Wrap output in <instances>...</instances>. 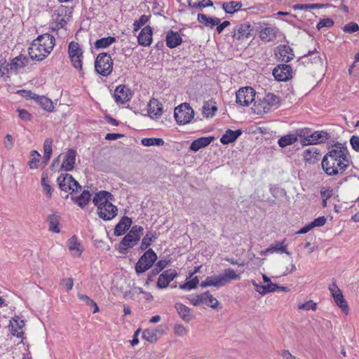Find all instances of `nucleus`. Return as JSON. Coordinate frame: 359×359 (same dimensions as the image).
Listing matches in <instances>:
<instances>
[{
	"instance_id": "nucleus-45",
	"label": "nucleus",
	"mask_w": 359,
	"mask_h": 359,
	"mask_svg": "<svg viewBox=\"0 0 359 359\" xmlns=\"http://www.w3.org/2000/svg\"><path fill=\"white\" fill-rule=\"evenodd\" d=\"M222 275V277L224 279V285L231 280H240L241 276L240 274L236 273V272L232 269H226L224 271V273Z\"/></svg>"
},
{
	"instance_id": "nucleus-43",
	"label": "nucleus",
	"mask_w": 359,
	"mask_h": 359,
	"mask_svg": "<svg viewBox=\"0 0 359 359\" xmlns=\"http://www.w3.org/2000/svg\"><path fill=\"white\" fill-rule=\"evenodd\" d=\"M218 303V301L209 292L203 293L202 304H205L211 308L215 309Z\"/></svg>"
},
{
	"instance_id": "nucleus-39",
	"label": "nucleus",
	"mask_w": 359,
	"mask_h": 359,
	"mask_svg": "<svg viewBox=\"0 0 359 359\" xmlns=\"http://www.w3.org/2000/svg\"><path fill=\"white\" fill-rule=\"evenodd\" d=\"M35 101L45 110L51 111L53 109V102L45 96L38 95Z\"/></svg>"
},
{
	"instance_id": "nucleus-32",
	"label": "nucleus",
	"mask_w": 359,
	"mask_h": 359,
	"mask_svg": "<svg viewBox=\"0 0 359 359\" xmlns=\"http://www.w3.org/2000/svg\"><path fill=\"white\" fill-rule=\"evenodd\" d=\"M132 224V220L128 217H123L119 222L116 225L114 229V234L116 236H121L129 229Z\"/></svg>"
},
{
	"instance_id": "nucleus-33",
	"label": "nucleus",
	"mask_w": 359,
	"mask_h": 359,
	"mask_svg": "<svg viewBox=\"0 0 359 359\" xmlns=\"http://www.w3.org/2000/svg\"><path fill=\"white\" fill-rule=\"evenodd\" d=\"M214 140L213 137H203L198 138L192 142L190 149L192 151H197L201 148L205 147L209 145Z\"/></svg>"
},
{
	"instance_id": "nucleus-18",
	"label": "nucleus",
	"mask_w": 359,
	"mask_h": 359,
	"mask_svg": "<svg viewBox=\"0 0 359 359\" xmlns=\"http://www.w3.org/2000/svg\"><path fill=\"white\" fill-rule=\"evenodd\" d=\"M76 151L73 149H69L65 154L60 169L65 171L73 170L76 161Z\"/></svg>"
},
{
	"instance_id": "nucleus-48",
	"label": "nucleus",
	"mask_w": 359,
	"mask_h": 359,
	"mask_svg": "<svg viewBox=\"0 0 359 359\" xmlns=\"http://www.w3.org/2000/svg\"><path fill=\"white\" fill-rule=\"evenodd\" d=\"M78 298L82 302H85L87 305L93 306L94 308L93 313H95L99 311V308L97 304L91 299L86 294H83L81 293H78Z\"/></svg>"
},
{
	"instance_id": "nucleus-1",
	"label": "nucleus",
	"mask_w": 359,
	"mask_h": 359,
	"mask_svg": "<svg viewBox=\"0 0 359 359\" xmlns=\"http://www.w3.org/2000/svg\"><path fill=\"white\" fill-rule=\"evenodd\" d=\"M348 151L345 144L336 143L329 147V151L322 160V168L330 176L342 174L350 165Z\"/></svg>"
},
{
	"instance_id": "nucleus-3",
	"label": "nucleus",
	"mask_w": 359,
	"mask_h": 359,
	"mask_svg": "<svg viewBox=\"0 0 359 359\" xmlns=\"http://www.w3.org/2000/svg\"><path fill=\"white\" fill-rule=\"evenodd\" d=\"M59 187L61 190L69 192L71 194L81 191V194L78 196H72V201L77 204L80 208H85L89 203L91 198V194L88 190H82V186H81L78 181H60Z\"/></svg>"
},
{
	"instance_id": "nucleus-7",
	"label": "nucleus",
	"mask_w": 359,
	"mask_h": 359,
	"mask_svg": "<svg viewBox=\"0 0 359 359\" xmlns=\"http://www.w3.org/2000/svg\"><path fill=\"white\" fill-rule=\"evenodd\" d=\"M174 116L178 124L184 125L194 118V111L189 104L183 103L175 109Z\"/></svg>"
},
{
	"instance_id": "nucleus-28",
	"label": "nucleus",
	"mask_w": 359,
	"mask_h": 359,
	"mask_svg": "<svg viewBox=\"0 0 359 359\" xmlns=\"http://www.w3.org/2000/svg\"><path fill=\"white\" fill-rule=\"evenodd\" d=\"M278 29L275 27H266L261 29L259 36L262 41H273L276 38Z\"/></svg>"
},
{
	"instance_id": "nucleus-2",
	"label": "nucleus",
	"mask_w": 359,
	"mask_h": 359,
	"mask_svg": "<svg viewBox=\"0 0 359 359\" xmlns=\"http://www.w3.org/2000/svg\"><path fill=\"white\" fill-rule=\"evenodd\" d=\"M55 39L50 34H43L37 36L29 48V55L32 60L41 61L53 50Z\"/></svg>"
},
{
	"instance_id": "nucleus-10",
	"label": "nucleus",
	"mask_w": 359,
	"mask_h": 359,
	"mask_svg": "<svg viewBox=\"0 0 359 359\" xmlns=\"http://www.w3.org/2000/svg\"><path fill=\"white\" fill-rule=\"evenodd\" d=\"M256 92L252 87L240 88L236 93V103L247 107L255 99Z\"/></svg>"
},
{
	"instance_id": "nucleus-26",
	"label": "nucleus",
	"mask_w": 359,
	"mask_h": 359,
	"mask_svg": "<svg viewBox=\"0 0 359 359\" xmlns=\"http://www.w3.org/2000/svg\"><path fill=\"white\" fill-rule=\"evenodd\" d=\"M175 307L177 311L178 315L182 320L185 323H189L193 318L194 316L191 312V309L182 303H176Z\"/></svg>"
},
{
	"instance_id": "nucleus-42",
	"label": "nucleus",
	"mask_w": 359,
	"mask_h": 359,
	"mask_svg": "<svg viewBox=\"0 0 359 359\" xmlns=\"http://www.w3.org/2000/svg\"><path fill=\"white\" fill-rule=\"evenodd\" d=\"M158 330L156 329H147L142 333V337L144 339L154 343L156 342L158 339V337L157 335Z\"/></svg>"
},
{
	"instance_id": "nucleus-47",
	"label": "nucleus",
	"mask_w": 359,
	"mask_h": 359,
	"mask_svg": "<svg viewBox=\"0 0 359 359\" xmlns=\"http://www.w3.org/2000/svg\"><path fill=\"white\" fill-rule=\"evenodd\" d=\"M315 144L325 142L330 137V134L324 130L314 131Z\"/></svg>"
},
{
	"instance_id": "nucleus-63",
	"label": "nucleus",
	"mask_w": 359,
	"mask_h": 359,
	"mask_svg": "<svg viewBox=\"0 0 359 359\" xmlns=\"http://www.w3.org/2000/svg\"><path fill=\"white\" fill-rule=\"evenodd\" d=\"M18 115L25 121H29L32 115L25 109H18Z\"/></svg>"
},
{
	"instance_id": "nucleus-46",
	"label": "nucleus",
	"mask_w": 359,
	"mask_h": 359,
	"mask_svg": "<svg viewBox=\"0 0 359 359\" xmlns=\"http://www.w3.org/2000/svg\"><path fill=\"white\" fill-rule=\"evenodd\" d=\"M141 143L144 147L151 146H163L164 144V140L162 138H143L141 140Z\"/></svg>"
},
{
	"instance_id": "nucleus-61",
	"label": "nucleus",
	"mask_w": 359,
	"mask_h": 359,
	"mask_svg": "<svg viewBox=\"0 0 359 359\" xmlns=\"http://www.w3.org/2000/svg\"><path fill=\"white\" fill-rule=\"evenodd\" d=\"M149 16L146 15H141L140 19L134 22V26L137 27L135 29H137L140 27L144 25L149 21Z\"/></svg>"
},
{
	"instance_id": "nucleus-37",
	"label": "nucleus",
	"mask_w": 359,
	"mask_h": 359,
	"mask_svg": "<svg viewBox=\"0 0 359 359\" xmlns=\"http://www.w3.org/2000/svg\"><path fill=\"white\" fill-rule=\"evenodd\" d=\"M60 222V218L57 215L53 214L48 216V229L49 231L58 233L60 231V229L58 226Z\"/></svg>"
},
{
	"instance_id": "nucleus-38",
	"label": "nucleus",
	"mask_w": 359,
	"mask_h": 359,
	"mask_svg": "<svg viewBox=\"0 0 359 359\" xmlns=\"http://www.w3.org/2000/svg\"><path fill=\"white\" fill-rule=\"evenodd\" d=\"M116 41V39L113 36H107L100 39L95 42V48L97 49L99 48H106L111 45L113 43Z\"/></svg>"
},
{
	"instance_id": "nucleus-11",
	"label": "nucleus",
	"mask_w": 359,
	"mask_h": 359,
	"mask_svg": "<svg viewBox=\"0 0 359 359\" xmlns=\"http://www.w3.org/2000/svg\"><path fill=\"white\" fill-rule=\"evenodd\" d=\"M329 290L331 292L337 305L340 307L344 312L347 313L348 311L347 302L344 299L341 290L338 287L335 282L329 286Z\"/></svg>"
},
{
	"instance_id": "nucleus-9",
	"label": "nucleus",
	"mask_w": 359,
	"mask_h": 359,
	"mask_svg": "<svg viewBox=\"0 0 359 359\" xmlns=\"http://www.w3.org/2000/svg\"><path fill=\"white\" fill-rule=\"evenodd\" d=\"M68 54L72 65L78 69H82L83 50L78 43L72 41L68 46Z\"/></svg>"
},
{
	"instance_id": "nucleus-52",
	"label": "nucleus",
	"mask_w": 359,
	"mask_h": 359,
	"mask_svg": "<svg viewBox=\"0 0 359 359\" xmlns=\"http://www.w3.org/2000/svg\"><path fill=\"white\" fill-rule=\"evenodd\" d=\"M297 308L299 310L316 311L317 309V305L313 300H309L305 303H299L297 306Z\"/></svg>"
},
{
	"instance_id": "nucleus-49",
	"label": "nucleus",
	"mask_w": 359,
	"mask_h": 359,
	"mask_svg": "<svg viewBox=\"0 0 359 359\" xmlns=\"http://www.w3.org/2000/svg\"><path fill=\"white\" fill-rule=\"evenodd\" d=\"M217 110V108L215 106H212L209 102H205L203 107V113L204 116L207 118L212 117L215 111Z\"/></svg>"
},
{
	"instance_id": "nucleus-55",
	"label": "nucleus",
	"mask_w": 359,
	"mask_h": 359,
	"mask_svg": "<svg viewBox=\"0 0 359 359\" xmlns=\"http://www.w3.org/2000/svg\"><path fill=\"white\" fill-rule=\"evenodd\" d=\"M188 299L190 303L194 306H198L202 304L203 302V294H191L188 297Z\"/></svg>"
},
{
	"instance_id": "nucleus-17",
	"label": "nucleus",
	"mask_w": 359,
	"mask_h": 359,
	"mask_svg": "<svg viewBox=\"0 0 359 359\" xmlns=\"http://www.w3.org/2000/svg\"><path fill=\"white\" fill-rule=\"evenodd\" d=\"M24 320L20 317L15 316L10 320L9 330L13 335L22 337L24 334Z\"/></svg>"
},
{
	"instance_id": "nucleus-13",
	"label": "nucleus",
	"mask_w": 359,
	"mask_h": 359,
	"mask_svg": "<svg viewBox=\"0 0 359 359\" xmlns=\"http://www.w3.org/2000/svg\"><path fill=\"white\" fill-rule=\"evenodd\" d=\"M132 97L131 91L124 86H118L114 93L115 102L118 104H123L128 102Z\"/></svg>"
},
{
	"instance_id": "nucleus-6",
	"label": "nucleus",
	"mask_w": 359,
	"mask_h": 359,
	"mask_svg": "<svg viewBox=\"0 0 359 359\" xmlns=\"http://www.w3.org/2000/svg\"><path fill=\"white\" fill-rule=\"evenodd\" d=\"M95 69L104 76L110 74L113 69V60L110 55L107 53H100L95 62Z\"/></svg>"
},
{
	"instance_id": "nucleus-29",
	"label": "nucleus",
	"mask_w": 359,
	"mask_h": 359,
	"mask_svg": "<svg viewBox=\"0 0 359 359\" xmlns=\"http://www.w3.org/2000/svg\"><path fill=\"white\" fill-rule=\"evenodd\" d=\"M242 134L241 130H232L228 129L225 133L221 137L220 142L223 144H228L235 142L237 138Z\"/></svg>"
},
{
	"instance_id": "nucleus-40",
	"label": "nucleus",
	"mask_w": 359,
	"mask_h": 359,
	"mask_svg": "<svg viewBox=\"0 0 359 359\" xmlns=\"http://www.w3.org/2000/svg\"><path fill=\"white\" fill-rule=\"evenodd\" d=\"M187 2L189 6L195 8H203L213 6L211 0H187Z\"/></svg>"
},
{
	"instance_id": "nucleus-24",
	"label": "nucleus",
	"mask_w": 359,
	"mask_h": 359,
	"mask_svg": "<svg viewBox=\"0 0 359 359\" xmlns=\"http://www.w3.org/2000/svg\"><path fill=\"white\" fill-rule=\"evenodd\" d=\"M299 136V128L297 129L294 133L287 134L282 136L278 141L279 147L284 148L287 146L292 145L297 142Z\"/></svg>"
},
{
	"instance_id": "nucleus-64",
	"label": "nucleus",
	"mask_w": 359,
	"mask_h": 359,
	"mask_svg": "<svg viewBox=\"0 0 359 359\" xmlns=\"http://www.w3.org/2000/svg\"><path fill=\"white\" fill-rule=\"evenodd\" d=\"M41 185L45 194L47 195L48 197L50 198L53 191L51 186L48 183H47L46 181H41Z\"/></svg>"
},
{
	"instance_id": "nucleus-27",
	"label": "nucleus",
	"mask_w": 359,
	"mask_h": 359,
	"mask_svg": "<svg viewBox=\"0 0 359 359\" xmlns=\"http://www.w3.org/2000/svg\"><path fill=\"white\" fill-rule=\"evenodd\" d=\"M286 239L282 241H277L272 243L268 248L265 250V253L273 254L275 252H284L287 255H290V252L287 251V245L285 243Z\"/></svg>"
},
{
	"instance_id": "nucleus-56",
	"label": "nucleus",
	"mask_w": 359,
	"mask_h": 359,
	"mask_svg": "<svg viewBox=\"0 0 359 359\" xmlns=\"http://www.w3.org/2000/svg\"><path fill=\"white\" fill-rule=\"evenodd\" d=\"M334 194V189L331 188L322 187L320 189V195L322 198L329 199Z\"/></svg>"
},
{
	"instance_id": "nucleus-53",
	"label": "nucleus",
	"mask_w": 359,
	"mask_h": 359,
	"mask_svg": "<svg viewBox=\"0 0 359 359\" xmlns=\"http://www.w3.org/2000/svg\"><path fill=\"white\" fill-rule=\"evenodd\" d=\"M41 155L37 151H32L31 152V160L29 162L30 168H36L38 163L40 161Z\"/></svg>"
},
{
	"instance_id": "nucleus-4",
	"label": "nucleus",
	"mask_w": 359,
	"mask_h": 359,
	"mask_svg": "<svg viewBox=\"0 0 359 359\" xmlns=\"http://www.w3.org/2000/svg\"><path fill=\"white\" fill-rule=\"evenodd\" d=\"M280 104V98L273 93H267L262 99L254 104V111L257 114H264L271 109H277Z\"/></svg>"
},
{
	"instance_id": "nucleus-60",
	"label": "nucleus",
	"mask_w": 359,
	"mask_h": 359,
	"mask_svg": "<svg viewBox=\"0 0 359 359\" xmlns=\"http://www.w3.org/2000/svg\"><path fill=\"white\" fill-rule=\"evenodd\" d=\"M18 93L26 99H32L34 100L38 96L37 95L33 93L32 91L26 90H18Z\"/></svg>"
},
{
	"instance_id": "nucleus-34",
	"label": "nucleus",
	"mask_w": 359,
	"mask_h": 359,
	"mask_svg": "<svg viewBox=\"0 0 359 359\" xmlns=\"http://www.w3.org/2000/svg\"><path fill=\"white\" fill-rule=\"evenodd\" d=\"M197 20L199 22L203 24L205 27L211 29L221 22V20L218 18L207 16L206 15L202 13L198 14Z\"/></svg>"
},
{
	"instance_id": "nucleus-50",
	"label": "nucleus",
	"mask_w": 359,
	"mask_h": 359,
	"mask_svg": "<svg viewBox=\"0 0 359 359\" xmlns=\"http://www.w3.org/2000/svg\"><path fill=\"white\" fill-rule=\"evenodd\" d=\"M198 283V278L197 276H196L183 285H180V287L184 290H191L196 288Z\"/></svg>"
},
{
	"instance_id": "nucleus-12",
	"label": "nucleus",
	"mask_w": 359,
	"mask_h": 359,
	"mask_svg": "<svg viewBox=\"0 0 359 359\" xmlns=\"http://www.w3.org/2000/svg\"><path fill=\"white\" fill-rule=\"evenodd\" d=\"M273 75L277 81H286L292 76V69L289 65H278L273 70Z\"/></svg>"
},
{
	"instance_id": "nucleus-62",
	"label": "nucleus",
	"mask_w": 359,
	"mask_h": 359,
	"mask_svg": "<svg viewBox=\"0 0 359 359\" xmlns=\"http://www.w3.org/2000/svg\"><path fill=\"white\" fill-rule=\"evenodd\" d=\"M350 144L352 148L355 151L359 152V137L356 135H353L350 139Z\"/></svg>"
},
{
	"instance_id": "nucleus-8",
	"label": "nucleus",
	"mask_w": 359,
	"mask_h": 359,
	"mask_svg": "<svg viewBox=\"0 0 359 359\" xmlns=\"http://www.w3.org/2000/svg\"><path fill=\"white\" fill-rule=\"evenodd\" d=\"M157 259V255L151 249L148 250L138 260L135 265L137 273H142L150 269Z\"/></svg>"
},
{
	"instance_id": "nucleus-22",
	"label": "nucleus",
	"mask_w": 359,
	"mask_h": 359,
	"mask_svg": "<svg viewBox=\"0 0 359 359\" xmlns=\"http://www.w3.org/2000/svg\"><path fill=\"white\" fill-rule=\"evenodd\" d=\"M138 43L141 46H150L152 41V29L150 26L144 27L137 37Z\"/></svg>"
},
{
	"instance_id": "nucleus-57",
	"label": "nucleus",
	"mask_w": 359,
	"mask_h": 359,
	"mask_svg": "<svg viewBox=\"0 0 359 359\" xmlns=\"http://www.w3.org/2000/svg\"><path fill=\"white\" fill-rule=\"evenodd\" d=\"M152 242V235L151 233H147L142 241L141 249L142 250L147 249Z\"/></svg>"
},
{
	"instance_id": "nucleus-51",
	"label": "nucleus",
	"mask_w": 359,
	"mask_h": 359,
	"mask_svg": "<svg viewBox=\"0 0 359 359\" xmlns=\"http://www.w3.org/2000/svg\"><path fill=\"white\" fill-rule=\"evenodd\" d=\"M173 332L178 337H185L189 334V330L182 324H175L173 327Z\"/></svg>"
},
{
	"instance_id": "nucleus-20",
	"label": "nucleus",
	"mask_w": 359,
	"mask_h": 359,
	"mask_svg": "<svg viewBox=\"0 0 359 359\" xmlns=\"http://www.w3.org/2000/svg\"><path fill=\"white\" fill-rule=\"evenodd\" d=\"M275 54L277 57L285 62H290L294 57L292 48L287 45H279Z\"/></svg>"
},
{
	"instance_id": "nucleus-35",
	"label": "nucleus",
	"mask_w": 359,
	"mask_h": 359,
	"mask_svg": "<svg viewBox=\"0 0 359 359\" xmlns=\"http://www.w3.org/2000/svg\"><path fill=\"white\" fill-rule=\"evenodd\" d=\"M320 154L315 147H311L306 149L303 153V157L305 161L309 163H314L320 158Z\"/></svg>"
},
{
	"instance_id": "nucleus-54",
	"label": "nucleus",
	"mask_w": 359,
	"mask_h": 359,
	"mask_svg": "<svg viewBox=\"0 0 359 359\" xmlns=\"http://www.w3.org/2000/svg\"><path fill=\"white\" fill-rule=\"evenodd\" d=\"M333 25H334L333 20L327 18H323V19L320 20L316 27L318 30H320L323 28L331 27Z\"/></svg>"
},
{
	"instance_id": "nucleus-58",
	"label": "nucleus",
	"mask_w": 359,
	"mask_h": 359,
	"mask_svg": "<svg viewBox=\"0 0 359 359\" xmlns=\"http://www.w3.org/2000/svg\"><path fill=\"white\" fill-rule=\"evenodd\" d=\"M343 30L347 33H353L359 30V26L357 23L351 22L346 25Z\"/></svg>"
},
{
	"instance_id": "nucleus-59",
	"label": "nucleus",
	"mask_w": 359,
	"mask_h": 359,
	"mask_svg": "<svg viewBox=\"0 0 359 359\" xmlns=\"http://www.w3.org/2000/svg\"><path fill=\"white\" fill-rule=\"evenodd\" d=\"M326 218L324 216L319 217L315 219L313 221L310 222L311 227L313 229L314 227H320L325 224Z\"/></svg>"
},
{
	"instance_id": "nucleus-15",
	"label": "nucleus",
	"mask_w": 359,
	"mask_h": 359,
	"mask_svg": "<svg viewBox=\"0 0 359 359\" xmlns=\"http://www.w3.org/2000/svg\"><path fill=\"white\" fill-rule=\"evenodd\" d=\"M97 211L98 216L104 220H111L117 215L118 209L111 203L99 208Z\"/></svg>"
},
{
	"instance_id": "nucleus-14",
	"label": "nucleus",
	"mask_w": 359,
	"mask_h": 359,
	"mask_svg": "<svg viewBox=\"0 0 359 359\" xmlns=\"http://www.w3.org/2000/svg\"><path fill=\"white\" fill-rule=\"evenodd\" d=\"M252 31V29L249 24L239 25L233 29V38L238 41H243L251 35Z\"/></svg>"
},
{
	"instance_id": "nucleus-23",
	"label": "nucleus",
	"mask_w": 359,
	"mask_h": 359,
	"mask_svg": "<svg viewBox=\"0 0 359 359\" xmlns=\"http://www.w3.org/2000/svg\"><path fill=\"white\" fill-rule=\"evenodd\" d=\"M148 113L151 118H158L163 113L162 104L156 99L150 100L148 104Z\"/></svg>"
},
{
	"instance_id": "nucleus-36",
	"label": "nucleus",
	"mask_w": 359,
	"mask_h": 359,
	"mask_svg": "<svg viewBox=\"0 0 359 359\" xmlns=\"http://www.w3.org/2000/svg\"><path fill=\"white\" fill-rule=\"evenodd\" d=\"M29 62V59L26 56L22 55L13 58L10 63V69L17 71L25 67Z\"/></svg>"
},
{
	"instance_id": "nucleus-30",
	"label": "nucleus",
	"mask_w": 359,
	"mask_h": 359,
	"mask_svg": "<svg viewBox=\"0 0 359 359\" xmlns=\"http://www.w3.org/2000/svg\"><path fill=\"white\" fill-rule=\"evenodd\" d=\"M222 285H224V279L222 277L221 274L218 276H208L201 283V286L202 287H206L208 286L219 287Z\"/></svg>"
},
{
	"instance_id": "nucleus-31",
	"label": "nucleus",
	"mask_w": 359,
	"mask_h": 359,
	"mask_svg": "<svg viewBox=\"0 0 359 359\" xmlns=\"http://www.w3.org/2000/svg\"><path fill=\"white\" fill-rule=\"evenodd\" d=\"M68 248L72 255L75 257H79L83 252V248L78 241V238L73 236L67 241Z\"/></svg>"
},
{
	"instance_id": "nucleus-21",
	"label": "nucleus",
	"mask_w": 359,
	"mask_h": 359,
	"mask_svg": "<svg viewBox=\"0 0 359 359\" xmlns=\"http://www.w3.org/2000/svg\"><path fill=\"white\" fill-rule=\"evenodd\" d=\"M299 136L304 146L315 144L314 133L309 128H299Z\"/></svg>"
},
{
	"instance_id": "nucleus-5",
	"label": "nucleus",
	"mask_w": 359,
	"mask_h": 359,
	"mask_svg": "<svg viewBox=\"0 0 359 359\" xmlns=\"http://www.w3.org/2000/svg\"><path fill=\"white\" fill-rule=\"evenodd\" d=\"M144 229L140 226H133L130 231L122 239L119 249L121 252L127 250L128 248H133L140 241L143 234Z\"/></svg>"
},
{
	"instance_id": "nucleus-16",
	"label": "nucleus",
	"mask_w": 359,
	"mask_h": 359,
	"mask_svg": "<svg viewBox=\"0 0 359 359\" xmlns=\"http://www.w3.org/2000/svg\"><path fill=\"white\" fill-rule=\"evenodd\" d=\"M177 273L174 269H168L162 273L158 278L157 287L160 289L165 288L169 283L176 278Z\"/></svg>"
},
{
	"instance_id": "nucleus-19",
	"label": "nucleus",
	"mask_w": 359,
	"mask_h": 359,
	"mask_svg": "<svg viewBox=\"0 0 359 359\" xmlns=\"http://www.w3.org/2000/svg\"><path fill=\"white\" fill-rule=\"evenodd\" d=\"M112 200V195L107 191H100L97 192L93 198V203L97 207H103L107 204L111 203Z\"/></svg>"
},
{
	"instance_id": "nucleus-41",
	"label": "nucleus",
	"mask_w": 359,
	"mask_h": 359,
	"mask_svg": "<svg viewBox=\"0 0 359 359\" xmlns=\"http://www.w3.org/2000/svg\"><path fill=\"white\" fill-rule=\"evenodd\" d=\"M52 145H53V140L50 138L46 139L44 141L43 143V150H44V154H43V162L46 164L51 156L52 154Z\"/></svg>"
},
{
	"instance_id": "nucleus-25",
	"label": "nucleus",
	"mask_w": 359,
	"mask_h": 359,
	"mask_svg": "<svg viewBox=\"0 0 359 359\" xmlns=\"http://www.w3.org/2000/svg\"><path fill=\"white\" fill-rule=\"evenodd\" d=\"M165 42L168 47L174 48L182 43V39L177 32L170 30L167 32Z\"/></svg>"
},
{
	"instance_id": "nucleus-44",
	"label": "nucleus",
	"mask_w": 359,
	"mask_h": 359,
	"mask_svg": "<svg viewBox=\"0 0 359 359\" xmlns=\"http://www.w3.org/2000/svg\"><path fill=\"white\" fill-rule=\"evenodd\" d=\"M241 6V3L238 1H230L227 3H224L222 5L223 9L227 13H233L234 12L240 10Z\"/></svg>"
}]
</instances>
